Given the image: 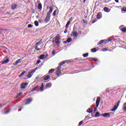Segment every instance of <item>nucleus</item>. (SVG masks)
Returning a JSON list of instances; mask_svg holds the SVG:
<instances>
[{
  "mask_svg": "<svg viewBox=\"0 0 126 126\" xmlns=\"http://www.w3.org/2000/svg\"><path fill=\"white\" fill-rule=\"evenodd\" d=\"M120 103H121V101L119 100L111 110V112H116V111H117L119 106L120 105Z\"/></svg>",
  "mask_w": 126,
  "mask_h": 126,
  "instance_id": "nucleus-1",
  "label": "nucleus"
},
{
  "mask_svg": "<svg viewBox=\"0 0 126 126\" xmlns=\"http://www.w3.org/2000/svg\"><path fill=\"white\" fill-rule=\"evenodd\" d=\"M60 39H61L60 35L58 34L55 37V43L57 44V47H60V44L61 43L60 42Z\"/></svg>",
  "mask_w": 126,
  "mask_h": 126,
  "instance_id": "nucleus-2",
  "label": "nucleus"
},
{
  "mask_svg": "<svg viewBox=\"0 0 126 126\" xmlns=\"http://www.w3.org/2000/svg\"><path fill=\"white\" fill-rule=\"evenodd\" d=\"M61 69H62V66H58L56 71V74L58 77L60 76V75H63V74H62V72H61Z\"/></svg>",
  "mask_w": 126,
  "mask_h": 126,
  "instance_id": "nucleus-3",
  "label": "nucleus"
},
{
  "mask_svg": "<svg viewBox=\"0 0 126 126\" xmlns=\"http://www.w3.org/2000/svg\"><path fill=\"white\" fill-rule=\"evenodd\" d=\"M50 18H51V15H49V14H47L46 17L44 20V21L46 22V23H48V22H49L50 21Z\"/></svg>",
  "mask_w": 126,
  "mask_h": 126,
  "instance_id": "nucleus-4",
  "label": "nucleus"
},
{
  "mask_svg": "<svg viewBox=\"0 0 126 126\" xmlns=\"http://www.w3.org/2000/svg\"><path fill=\"white\" fill-rule=\"evenodd\" d=\"M111 114H113V113L112 112L106 113L102 114L101 116H102V117H104V118H109V117H110V116H111Z\"/></svg>",
  "mask_w": 126,
  "mask_h": 126,
  "instance_id": "nucleus-5",
  "label": "nucleus"
},
{
  "mask_svg": "<svg viewBox=\"0 0 126 126\" xmlns=\"http://www.w3.org/2000/svg\"><path fill=\"white\" fill-rule=\"evenodd\" d=\"M71 37H75L76 38L77 36H78V33H77V32L76 31H73L71 33Z\"/></svg>",
  "mask_w": 126,
  "mask_h": 126,
  "instance_id": "nucleus-6",
  "label": "nucleus"
},
{
  "mask_svg": "<svg viewBox=\"0 0 126 126\" xmlns=\"http://www.w3.org/2000/svg\"><path fill=\"white\" fill-rule=\"evenodd\" d=\"M100 101H101V98L100 97H97L96 100V108H98V107H99V104H100Z\"/></svg>",
  "mask_w": 126,
  "mask_h": 126,
  "instance_id": "nucleus-7",
  "label": "nucleus"
},
{
  "mask_svg": "<svg viewBox=\"0 0 126 126\" xmlns=\"http://www.w3.org/2000/svg\"><path fill=\"white\" fill-rule=\"evenodd\" d=\"M53 10H54V7H53L52 6H51L49 7V11L48 12L47 14L51 15V13L53 12Z\"/></svg>",
  "mask_w": 126,
  "mask_h": 126,
  "instance_id": "nucleus-8",
  "label": "nucleus"
},
{
  "mask_svg": "<svg viewBox=\"0 0 126 126\" xmlns=\"http://www.w3.org/2000/svg\"><path fill=\"white\" fill-rule=\"evenodd\" d=\"M32 101V98H29L27 99V101L26 103H25V105H29L30 103Z\"/></svg>",
  "mask_w": 126,
  "mask_h": 126,
  "instance_id": "nucleus-9",
  "label": "nucleus"
},
{
  "mask_svg": "<svg viewBox=\"0 0 126 126\" xmlns=\"http://www.w3.org/2000/svg\"><path fill=\"white\" fill-rule=\"evenodd\" d=\"M27 85H28V83H24L22 84L21 88L22 89H25V88H26V86H27Z\"/></svg>",
  "mask_w": 126,
  "mask_h": 126,
  "instance_id": "nucleus-10",
  "label": "nucleus"
},
{
  "mask_svg": "<svg viewBox=\"0 0 126 126\" xmlns=\"http://www.w3.org/2000/svg\"><path fill=\"white\" fill-rule=\"evenodd\" d=\"M22 62V60L21 59H19L16 61L15 63H13V65H17L18 63H20Z\"/></svg>",
  "mask_w": 126,
  "mask_h": 126,
  "instance_id": "nucleus-11",
  "label": "nucleus"
},
{
  "mask_svg": "<svg viewBox=\"0 0 126 126\" xmlns=\"http://www.w3.org/2000/svg\"><path fill=\"white\" fill-rule=\"evenodd\" d=\"M42 44V39H41L38 42H37L35 46V49H37L38 48V46H40Z\"/></svg>",
  "mask_w": 126,
  "mask_h": 126,
  "instance_id": "nucleus-12",
  "label": "nucleus"
},
{
  "mask_svg": "<svg viewBox=\"0 0 126 126\" xmlns=\"http://www.w3.org/2000/svg\"><path fill=\"white\" fill-rule=\"evenodd\" d=\"M17 7V4H12L11 6V9L12 10L15 9Z\"/></svg>",
  "mask_w": 126,
  "mask_h": 126,
  "instance_id": "nucleus-13",
  "label": "nucleus"
},
{
  "mask_svg": "<svg viewBox=\"0 0 126 126\" xmlns=\"http://www.w3.org/2000/svg\"><path fill=\"white\" fill-rule=\"evenodd\" d=\"M96 17L97 19H101L102 18V14L100 12L98 13Z\"/></svg>",
  "mask_w": 126,
  "mask_h": 126,
  "instance_id": "nucleus-14",
  "label": "nucleus"
},
{
  "mask_svg": "<svg viewBox=\"0 0 126 126\" xmlns=\"http://www.w3.org/2000/svg\"><path fill=\"white\" fill-rule=\"evenodd\" d=\"M52 87V83H48L46 84L45 88L47 89V88H50Z\"/></svg>",
  "mask_w": 126,
  "mask_h": 126,
  "instance_id": "nucleus-15",
  "label": "nucleus"
},
{
  "mask_svg": "<svg viewBox=\"0 0 126 126\" xmlns=\"http://www.w3.org/2000/svg\"><path fill=\"white\" fill-rule=\"evenodd\" d=\"M32 73V71H31L30 72H29V73H28V75H27V76H26V77H27L28 78H31V77L32 76V75H31V74Z\"/></svg>",
  "mask_w": 126,
  "mask_h": 126,
  "instance_id": "nucleus-16",
  "label": "nucleus"
},
{
  "mask_svg": "<svg viewBox=\"0 0 126 126\" xmlns=\"http://www.w3.org/2000/svg\"><path fill=\"white\" fill-rule=\"evenodd\" d=\"M103 10L105 11V12H110V10H109V8L105 7L103 8Z\"/></svg>",
  "mask_w": 126,
  "mask_h": 126,
  "instance_id": "nucleus-17",
  "label": "nucleus"
},
{
  "mask_svg": "<svg viewBox=\"0 0 126 126\" xmlns=\"http://www.w3.org/2000/svg\"><path fill=\"white\" fill-rule=\"evenodd\" d=\"M40 91H41V92L44 91V84L43 83H42L41 84V86L40 88Z\"/></svg>",
  "mask_w": 126,
  "mask_h": 126,
  "instance_id": "nucleus-18",
  "label": "nucleus"
},
{
  "mask_svg": "<svg viewBox=\"0 0 126 126\" xmlns=\"http://www.w3.org/2000/svg\"><path fill=\"white\" fill-rule=\"evenodd\" d=\"M26 73V71H24L22 73H21L19 75V77H21L22 76H23Z\"/></svg>",
  "mask_w": 126,
  "mask_h": 126,
  "instance_id": "nucleus-19",
  "label": "nucleus"
},
{
  "mask_svg": "<svg viewBox=\"0 0 126 126\" xmlns=\"http://www.w3.org/2000/svg\"><path fill=\"white\" fill-rule=\"evenodd\" d=\"M9 62V60L8 59H6V60H4L1 63L2 64H4V63H7Z\"/></svg>",
  "mask_w": 126,
  "mask_h": 126,
  "instance_id": "nucleus-20",
  "label": "nucleus"
},
{
  "mask_svg": "<svg viewBox=\"0 0 126 126\" xmlns=\"http://www.w3.org/2000/svg\"><path fill=\"white\" fill-rule=\"evenodd\" d=\"M44 59H45V55H41L39 56V60H44Z\"/></svg>",
  "mask_w": 126,
  "mask_h": 126,
  "instance_id": "nucleus-21",
  "label": "nucleus"
},
{
  "mask_svg": "<svg viewBox=\"0 0 126 126\" xmlns=\"http://www.w3.org/2000/svg\"><path fill=\"white\" fill-rule=\"evenodd\" d=\"M87 60H92V61H94V62H97L98 61V59L93 58H87Z\"/></svg>",
  "mask_w": 126,
  "mask_h": 126,
  "instance_id": "nucleus-22",
  "label": "nucleus"
},
{
  "mask_svg": "<svg viewBox=\"0 0 126 126\" xmlns=\"http://www.w3.org/2000/svg\"><path fill=\"white\" fill-rule=\"evenodd\" d=\"M38 9L40 10H42V4L41 3H39L38 5Z\"/></svg>",
  "mask_w": 126,
  "mask_h": 126,
  "instance_id": "nucleus-23",
  "label": "nucleus"
},
{
  "mask_svg": "<svg viewBox=\"0 0 126 126\" xmlns=\"http://www.w3.org/2000/svg\"><path fill=\"white\" fill-rule=\"evenodd\" d=\"M69 24H70V21H68L67 22V23H66V25H65V28H66V29L68 28V26H69Z\"/></svg>",
  "mask_w": 126,
  "mask_h": 126,
  "instance_id": "nucleus-24",
  "label": "nucleus"
},
{
  "mask_svg": "<svg viewBox=\"0 0 126 126\" xmlns=\"http://www.w3.org/2000/svg\"><path fill=\"white\" fill-rule=\"evenodd\" d=\"M87 113H92V112H93V110L91 109V108H89L87 110Z\"/></svg>",
  "mask_w": 126,
  "mask_h": 126,
  "instance_id": "nucleus-25",
  "label": "nucleus"
},
{
  "mask_svg": "<svg viewBox=\"0 0 126 126\" xmlns=\"http://www.w3.org/2000/svg\"><path fill=\"white\" fill-rule=\"evenodd\" d=\"M104 41H105V42H104L105 44H107V43H109V42H111V41H112V40H111V39H110V38H108L107 40H104Z\"/></svg>",
  "mask_w": 126,
  "mask_h": 126,
  "instance_id": "nucleus-26",
  "label": "nucleus"
},
{
  "mask_svg": "<svg viewBox=\"0 0 126 126\" xmlns=\"http://www.w3.org/2000/svg\"><path fill=\"white\" fill-rule=\"evenodd\" d=\"M91 52L92 53H96L97 52V50L96 48H92L91 49Z\"/></svg>",
  "mask_w": 126,
  "mask_h": 126,
  "instance_id": "nucleus-27",
  "label": "nucleus"
},
{
  "mask_svg": "<svg viewBox=\"0 0 126 126\" xmlns=\"http://www.w3.org/2000/svg\"><path fill=\"white\" fill-rule=\"evenodd\" d=\"M50 79V76L49 75H47L46 76H45L44 78V80H48V79Z\"/></svg>",
  "mask_w": 126,
  "mask_h": 126,
  "instance_id": "nucleus-28",
  "label": "nucleus"
},
{
  "mask_svg": "<svg viewBox=\"0 0 126 126\" xmlns=\"http://www.w3.org/2000/svg\"><path fill=\"white\" fill-rule=\"evenodd\" d=\"M72 39L71 38H69L66 40V43H70V42H71Z\"/></svg>",
  "mask_w": 126,
  "mask_h": 126,
  "instance_id": "nucleus-29",
  "label": "nucleus"
},
{
  "mask_svg": "<svg viewBox=\"0 0 126 126\" xmlns=\"http://www.w3.org/2000/svg\"><path fill=\"white\" fill-rule=\"evenodd\" d=\"M105 42V40H100L99 43L97 44L98 45H101V44H103V42Z\"/></svg>",
  "mask_w": 126,
  "mask_h": 126,
  "instance_id": "nucleus-30",
  "label": "nucleus"
},
{
  "mask_svg": "<svg viewBox=\"0 0 126 126\" xmlns=\"http://www.w3.org/2000/svg\"><path fill=\"white\" fill-rule=\"evenodd\" d=\"M85 120H84L79 123V126H81L83 123H85Z\"/></svg>",
  "mask_w": 126,
  "mask_h": 126,
  "instance_id": "nucleus-31",
  "label": "nucleus"
},
{
  "mask_svg": "<svg viewBox=\"0 0 126 126\" xmlns=\"http://www.w3.org/2000/svg\"><path fill=\"white\" fill-rule=\"evenodd\" d=\"M34 25H35V26H36V27L39 26V22L37 21H35L34 22Z\"/></svg>",
  "mask_w": 126,
  "mask_h": 126,
  "instance_id": "nucleus-32",
  "label": "nucleus"
},
{
  "mask_svg": "<svg viewBox=\"0 0 126 126\" xmlns=\"http://www.w3.org/2000/svg\"><path fill=\"white\" fill-rule=\"evenodd\" d=\"M99 116H100V113L98 112H96V114L94 115L95 118H97V117H99Z\"/></svg>",
  "mask_w": 126,
  "mask_h": 126,
  "instance_id": "nucleus-33",
  "label": "nucleus"
},
{
  "mask_svg": "<svg viewBox=\"0 0 126 126\" xmlns=\"http://www.w3.org/2000/svg\"><path fill=\"white\" fill-rule=\"evenodd\" d=\"M54 71H55V69H51L49 71V73H52L53 72H54Z\"/></svg>",
  "mask_w": 126,
  "mask_h": 126,
  "instance_id": "nucleus-34",
  "label": "nucleus"
},
{
  "mask_svg": "<svg viewBox=\"0 0 126 126\" xmlns=\"http://www.w3.org/2000/svg\"><path fill=\"white\" fill-rule=\"evenodd\" d=\"M37 69H38L37 67H35L34 69H32V73H34V72H35L37 70Z\"/></svg>",
  "mask_w": 126,
  "mask_h": 126,
  "instance_id": "nucleus-35",
  "label": "nucleus"
},
{
  "mask_svg": "<svg viewBox=\"0 0 126 126\" xmlns=\"http://www.w3.org/2000/svg\"><path fill=\"white\" fill-rule=\"evenodd\" d=\"M123 110L124 111H126V103H124V104Z\"/></svg>",
  "mask_w": 126,
  "mask_h": 126,
  "instance_id": "nucleus-36",
  "label": "nucleus"
},
{
  "mask_svg": "<svg viewBox=\"0 0 126 126\" xmlns=\"http://www.w3.org/2000/svg\"><path fill=\"white\" fill-rule=\"evenodd\" d=\"M65 63V61H63V62H60L59 65H63V64H64Z\"/></svg>",
  "mask_w": 126,
  "mask_h": 126,
  "instance_id": "nucleus-37",
  "label": "nucleus"
},
{
  "mask_svg": "<svg viewBox=\"0 0 126 126\" xmlns=\"http://www.w3.org/2000/svg\"><path fill=\"white\" fill-rule=\"evenodd\" d=\"M56 14H57V10H55L54 11V12L53 13V16H56Z\"/></svg>",
  "mask_w": 126,
  "mask_h": 126,
  "instance_id": "nucleus-38",
  "label": "nucleus"
},
{
  "mask_svg": "<svg viewBox=\"0 0 126 126\" xmlns=\"http://www.w3.org/2000/svg\"><path fill=\"white\" fill-rule=\"evenodd\" d=\"M124 28H125V26H120V27H119V29H120V30H121V31H122V30H123V29Z\"/></svg>",
  "mask_w": 126,
  "mask_h": 126,
  "instance_id": "nucleus-39",
  "label": "nucleus"
},
{
  "mask_svg": "<svg viewBox=\"0 0 126 126\" xmlns=\"http://www.w3.org/2000/svg\"><path fill=\"white\" fill-rule=\"evenodd\" d=\"M85 120H90V117L88 116H87L85 117Z\"/></svg>",
  "mask_w": 126,
  "mask_h": 126,
  "instance_id": "nucleus-40",
  "label": "nucleus"
},
{
  "mask_svg": "<svg viewBox=\"0 0 126 126\" xmlns=\"http://www.w3.org/2000/svg\"><path fill=\"white\" fill-rule=\"evenodd\" d=\"M83 56L84 57V58H87V57H88V53L83 54Z\"/></svg>",
  "mask_w": 126,
  "mask_h": 126,
  "instance_id": "nucleus-41",
  "label": "nucleus"
},
{
  "mask_svg": "<svg viewBox=\"0 0 126 126\" xmlns=\"http://www.w3.org/2000/svg\"><path fill=\"white\" fill-rule=\"evenodd\" d=\"M9 112H10V109H8V110H7V111H6L4 113V114H8V113H9Z\"/></svg>",
  "mask_w": 126,
  "mask_h": 126,
  "instance_id": "nucleus-42",
  "label": "nucleus"
},
{
  "mask_svg": "<svg viewBox=\"0 0 126 126\" xmlns=\"http://www.w3.org/2000/svg\"><path fill=\"white\" fill-rule=\"evenodd\" d=\"M21 95H22V93H21V92L19 93V94L17 95V96L16 97V98H18V97H19V96H20Z\"/></svg>",
  "mask_w": 126,
  "mask_h": 126,
  "instance_id": "nucleus-43",
  "label": "nucleus"
},
{
  "mask_svg": "<svg viewBox=\"0 0 126 126\" xmlns=\"http://www.w3.org/2000/svg\"><path fill=\"white\" fill-rule=\"evenodd\" d=\"M52 55H53V56H55V55H56V51H55V50H53L52 51Z\"/></svg>",
  "mask_w": 126,
  "mask_h": 126,
  "instance_id": "nucleus-44",
  "label": "nucleus"
},
{
  "mask_svg": "<svg viewBox=\"0 0 126 126\" xmlns=\"http://www.w3.org/2000/svg\"><path fill=\"white\" fill-rule=\"evenodd\" d=\"M122 10L123 11H125V12H126V7H123L122 9Z\"/></svg>",
  "mask_w": 126,
  "mask_h": 126,
  "instance_id": "nucleus-45",
  "label": "nucleus"
},
{
  "mask_svg": "<svg viewBox=\"0 0 126 126\" xmlns=\"http://www.w3.org/2000/svg\"><path fill=\"white\" fill-rule=\"evenodd\" d=\"M122 32H126V28H124L123 30H122Z\"/></svg>",
  "mask_w": 126,
  "mask_h": 126,
  "instance_id": "nucleus-46",
  "label": "nucleus"
},
{
  "mask_svg": "<svg viewBox=\"0 0 126 126\" xmlns=\"http://www.w3.org/2000/svg\"><path fill=\"white\" fill-rule=\"evenodd\" d=\"M4 105H6V104H1L0 105V108H2V107H3V106H4Z\"/></svg>",
  "mask_w": 126,
  "mask_h": 126,
  "instance_id": "nucleus-47",
  "label": "nucleus"
},
{
  "mask_svg": "<svg viewBox=\"0 0 126 126\" xmlns=\"http://www.w3.org/2000/svg\"><path fill=\"white\" fill-rule=\"evenodd\" d=\"M41 63V60H38L36 62V64H39V63Z\"/></svg>",
  "mask_w": 126,
  "mask_h": 126,
  "instance_id": "nucleus-48",
  "label": "nucleus"
},
{
  "mask_svg": "<svg viewBox=\"0 0 126 126\" xmlns=\"http://www.w3.org/2000/svg\"><path fill=\"white\" fill-rule=\"evenodd\" d=\"M28 27L29 28H31L32 27V25L31 24L28 25Z\"/></svg>",
  "mask_w": 126,
  "mask_h": 126,
  "instance_id": "nucleus-49",
  "label": "nucleus"
},
{
  "mask_svg": "<svg viewBox=\"0 0 126 126\" xmlns=\"http://www.w3.org/2000/svg\"><path fill=\"white\" fill-rule=\"evenodd\" d=\"M102 51H103V52H105V51H107V48H103V49H102Z\"/></svg>",
  "mask_w": 126,
  "mask_h": 126,
  "instance_id": "nucleus-50",
  "label": "nucleus"
},
{
  "mask_svg": "<svg viewBox=\"0 0 126 126\" xmlns=\"http://www.w3.org/2000/svg\"><path fill=\"white\" fill-rule=\"evenodd\" d=\"M64 33H67V29H65V30H64Z\"/></svg>",
  "mask_w": 126,
  "mask_h": 126,
  "instance_id": "nucleus-51",
  "label": "nucleus"
},
{
  "mask_svg": "<svg viewBox=\"0 0 126 126\" xmlns=\"http://www.w3.org/2000/svg\"><path fill=\"white\" fill-rule=\"evenodd\" d=\"M97 111V108L95 107L94 110V112H96Z\"/></svg>",
  "mask_w": 126,
  "mask_h": 126,
  "instance_id": "nucleus-52",
  "label": "nucleus"
},
{
  "mask_svg": "<svg viewBox=\"0 0 126 126\" xmlns=\"http://www.w3.org/2000/svg\"><path fill=\"white\" fill-rule=\"evenodd\" d=\"M35 50H36V51H40L41 48H36Z\"/></svg>",
  "mask_w": 126,
  "mask_h": 126,
  "instance_id": "nucleus-53",
  "label": "nucleus"
},
{
  "mask_svg": "<svg viewBox=\"0 0 126 126\" xmlns=\"http://www.w3.org/2000/svg\"><path fill=\"white\" fill-rule=\"evenodd\" d=\"M32 13H35V10L34 9L32 10Z\"/></svg>",
  "mask_w": 126,
  "mask_h": 126,
  "instance_id": "nucleus-54",
  "label": "nucleus"
},
{
  "mask_svg": "<svg viewBox=\"0 0 126 126\" xmlns=\"http://www.w3.org/2000/svg\"><path fill=\"white\" fill-rule=\"evenodd\" d=\"M35 89H36V87H35L34 89H32V91H35Z\"/></svg>",
  "mask_w": 126,
  "mask_h": 126,
  "instance_id": "nucleus-55",
  "label": "nucleus"
},
{
  "mask_svg": "<svg viewBox=\"0 0 126 126\" xmlns=\"http://www.w3.org/2000/svg\"><path fill=\"white\" fill-rule=\"evenodd\" d=\"M115 1H116V2H119V0H115Z\"/></svg>",
  "mask_w": 126,
  "mask_h": 126,
  "instance_id": "nucleus-56",
  "label": "nucleus"
},
{
  "mask_svg": "<svg viewBox=\"0 0 126 126\" xmlns=\"http://www.w3.org/2000/svg\"><path fill=\"white\" fill-rule=\"evenodd\" d=\"M20 111H21V108H20V109H19V110H18V112H20Z\"/></svg>",
  "mask_w": 126,
  "mask_h": 126,
  "instance_id": "nucleus-57",
  "label": "nucleus"
},
{
  "mask_svg": "<svg viewBox=\"0 0 126 126\" xmlns=\"http://www.w3.org/2000/svg\"><path fill=\"white\" fill-rule=\"evenodd\" d=\"M79 34H82V32L81 31H79Z\"/></svg>",
  "mask_w": 126,
  "mask_h": 126,
  "instance_id": "nucleus-58",
  "label": "nucleus"
},
{
  "mask_svg": "<svg viewBox=\"0 0 126 126\" xmlns=\"http://www.w3.org/2000/svg\"><path fill=\"white\" fill-rule=\"evenodd\" d=\"M48 56H49V55L46 54V57H45V58H47V57H48Z\"/></svg>",
  "mask_w": 126,
  "mask_h": 126,
  "instance_id": "nucleus-59",
  "label": "nucleus"
},
{
  "mask_svg": "<svg viewBox=\"0 0 126 126\" xmlns=\"http://www.w3.org/2000/svg\"><path fill=\"white\" fill-rule=\"evenodd\" d=\"M49 7V6H47V9H48Z\"/></svg>",
  "mask_w": 126,
  "mask_h": 126,
  "instance_id": "nucleus-60",
  "label": "nucleus"
},
{
  "mask_svg": "<svg viewBox=\"0 0 126 126\" xmlns=\"http://www.w3.org/2000/svg\"><path fill=\"white\" fill-rule=\"evenodd\" d=\"M83 22H84V23H85L86 21H85V20H83Z\"/></svg>",
  "mask_w": 126,
  "mask_h": 126,
  "instance_id": "nucleus-61",
  "label": "nucleus"
},
{
  "mask_svg": "<svg viewBox=\"0 0 126 126\" xmlns=\"http://www.w3.org/2000/svg\"><path fill=\"white\" fill-rule=\"evenodd\" d=\"M93 23H95V21H93Z\"/></svg>",
  "mask_w": 126,
  "mask_h": 126,
  "instance_id": "nucleus-62",
  "label": "nucleus"
},
{
  "mask_svg": "<svg viewBox=\"0 0 126 126\" xmlns=\"http://www.w3.org/2000/svg\"><path fill=\"white\" fill-rule=\"evenodd\" d=\"M86 1V0H84V2H85Z\"/></svg>",
  "mask_w": 126,
  "mask_h": 126,
  "instance_id": "nucleus-63",
  "label": "nucleus"
},
{
  "mask_svg": "<svg viewBox=\"0 0 126 126\" xmlns=\"http://www.w3.org/2000/svg\"><path fill=\"white\" fill-rule=\"evenodd\" d=\"M9 13V12H7V13H6V14H8Z\"/></svg>",
  "mask_w": 126,
  "mask_h": 126,
  "instance_id": "nucleus-64",
  "label": "nucleus"
}]
</instances>
